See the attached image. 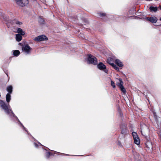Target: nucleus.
Returning a JSON list of instances; mask_svg holds the SVG:
<instances>
[{
    "instance_id": "nucleus-1",
    "label": "nucleus",
    "mask_w": 161,
    "mask_h": 161,
    "mask_svg": "<svg viewBox=\"0 0 161 161\" xmlns=\"http://www.w3.org/2000/svg\"><path fill=\"white\" fill-rule=\"evenodd\" d=\"M0 106L7 114L10 116L15 117L16 116L15 114L10 108L9 104L7 105L3 101L0 100Z\"/></svg>"
},
{
    "instance_id": "nucleus-2",
    "label": "nucleus",
    "mask_w": 161,
    "mask_h": 161,
    "mask_svg": "<svg viewBox=\"0 0 161 161\" xmlns=\"http://www.w3.org/2000/svg\"><path fill=\"white\" fill-rule=\"evenodd\" d=\"M120 128L121 130V133L122 134L125 136L129 133V132L127 129V125L124 124H121L120 125Z\"/></svg>"
},
{
    "instance_id": "nucleus-3",
    "label": "nucleus",
    "mask_w": 161,
    "mask_h": 161,
    "mask_svg": "<svg viewBox=\"0 0 161 161\" xmlns=\"http://www.w3.org/2000/svg\"><path fill=\"white\" fill-rule=\"evenodd\" d=\"M87 60L89 64L96 65L97 64V58L91 54L88 55Z\"/></svg>"
},
{
    "instance_id": "nucleus-4",
    "label": "nucleus",
    "mask_w": 161,
    "mask_h": 161,
    "mask_svg": "<svg viewBox=\"0 0 161 161\" xmlns=\"http://www.w3.org/2000/svg\"><path fill=\"white\" fill-rule=\"evenodd\" d=\"M119 82L118 83L117 85L118 86L121 91L123 93V94H125L126 93V91L123 86V82L122 79L120 78L119 79Z\"/></svg>"
},
{
    "instance_id": "nucleus-5",
    "label": "nucleus",
    "mask_w": 161,
    "mask_h": 161,
    "mask_svg": "<svg viewBox=\"0 0 161 161\" xmlns=\"http://www.w3.org/2000/svg\"><path fill=\"white\" fill-rule=\"evenodd\" d=\"M48 40V38L45 35H42L38 36L35 38L34 40L35 41L40 42L42 41H47Z\"/></svg>"
},
{
    "instance_id": "nucleus-6",
    "label": "nucleus",
    "mask_w": 161,
    "mask_h": 161,
    "mask_svg": "<svg viewBox=\"0 0 161 161\" xmlns=\"http://www.w3.org/2000/svg\"><path fill=\"white\" fill-rule=\"evenodd\" d=\"M132 135L133 137L134 143L135 144L138 145L140 143V141L137 133L135 132H133Z\"/></svg>"
},
{
    "instance_id": "nucleus-7",
    "label": "nucleus",
    "mask_w": 161,
    "mask_h": 161,
    "mask_svg": "<svg viewBox=\"0 0 161 161\" xmlns=\"http://www.w3.org/2000/svg\"><path fill=\"white\" fill-rule=\"evenodd\" d=\"M17 4L21 7L27 5L28 3V0H15Z\"/></svg>"
},
{
    "instance_id": "nucleus-8",
    "label": "nucleus",
    "mask_w": 161,
    "mask_h": 161,
    "mask_svg": "<svg viewBox=\"0 0 161 161\" xmlns=\"http://www.w3.org/2000/svg\"><path fill=\"white\" fill-rule=\"evenodd\" d=\"M97 68L100 70H104V71L107 73L108 70L106 69V66L102 62H100L97 65Z\"/></svg>"
},
{
    "instance_id": "nucleus-9",
    "label": "nucleus",
    "mask_w": 161,
    "mask_h": 161,
    "mask_svg": "<svg viewBox=\"0 0 161 161\" xmlns=\"http://www.w3.org/2000/svg\"><path fill=\"white\" fill-rule=\"evenodd\" d=\"M146 150L150 152L152 151L153 145L151 142L149 141H147L145 143Z\"/></svg>"
},
{
    "instance_id": "nucleus-10",
    "label": "nucleus",
    "mask_w": 161,
    "mask_h": 161,
    "mask_svg": "<svg viewBox=\"0 0 161 161\" xmlns=\"http://www.w3.org/2000/svg\"><path fill=\"white\" fill-rule=\"evenodd\" d=\"M97 14L104 21L108 20V17L106 13L100 12L98 13Z\"/></svg>"
},
{
    "instance_id": "nucleus-11",
    "label": "nucleus",
    "mask_w": 161,
    "mask_h": 161,
    "mask_svg": "<svg viewBox=\"0 0 161 161\" xmlns=\"http://www.w3.org/2000/svg\"><path fill=\"white\" fill-rule=\"evenodd\" d=\"M146 19L153 23H156L158 20L156 17H147L146 18Z\"/></svg>"
},
{
    "instance_id": "nucleus-12",
    "label": "nucleus",
    "mask_w": 161,
    "mask_h": 161,
    "mask_svg": "<svg viewBox=\"0 0 161 161\" xmlns=\"http://www.w3.org/2000/svg\"><path fill=\"white\" fill-rule=\"evenodd\" d=\"M31 49V48L28 44L25 45L22 47V50L28 53H30Z\"/></svg>"
},
{
    "instance_id": "nucleus-13",
    "label": "nucleus",
    "mask_w": 161,
    "mask_h": 161,
    "mask_svg": "<svg viewBox=\"0 0 161 161\" xmlns=\"http://www.w3.org/2000/svg\"><path fill=\"white\" fill-rule=\"evenodd\" d=\"M59 153L55 151H53V152H48L46 153V157L47 158H48L50 156H51L53 155L54 154L58 153Z\"/></svg>"
},
{
    "instance_id": "nucleus-14",
    "label": "nucleus",
    "mask_w": 161,
    "mask_h": 161,
    "mask_svg": "<svg viewBox=\"0 0 161 161\" xmlns=\"http://www.w3.org/2000/svg\"><path fill=\"white\" fill-rule=\"evenodd\" d=\"M114 62L119 67H122L123 66V64L122 63L119 59H116L115 60Z\"/></svg>"
},
{
    "instance_id": "nucleus-15",
    "label": "nucleus",
    "mask_w": 161,
    "mask_h": 161,
    "mask_svg": "<svg viewBox=\"0 0 161 161\" xmlns=\"http://www.w3.org/2000/svg\"><path fill=\"white\" fill-rule=\"evenodd\" d=\"M107 63L111 66L113 64H114L113 59L111 57H108L107 59Z\"/></svg>"
},
{
    "instance_id": "nucleus-16",
    "label": "nucleus",
    "mask_w": 161,
    "mask_h": 161,
    "mask_svg": "<svg viewBox=\"0 0 161 161\" xmlns=\"http://www.w3.org/2000/svg\"><path fill=\"white\" fill-rule=\"evenodd\" d=\"M22 37L20 34H16V40L17 42H20L22 39Z\"/></svg>"
},
{
    "instance_id": "nucleus-17",
    "label": "nucleus",
    "mask_w": 161,
    "mask_h": 161,
    "mask_svg": "<svg viewBox=\"0 0 161 161\" xmlns=\"http://www.w3.org/2000/svg\"><path fill=\"white\" fill-rule=\"evenodd\" d=\"M7 90L9 94H11L13 91V87L12 86L10 85L7 87Z\"/></svg>"
},
{
    "instance_id": "nucleus-18",
    "label": "nucleus",
    "mask_w": 161,
    "mask_h": 161,
    "mask_svg": "<svg viewBox=\"0 0 161 161\" xmlns=\"http://www.w3.org/2000/svg\"><path fill=\"white\" fill-rule=\"evenodd\" d=\"M149 9L151 12H156L158 10V8L157 7L150 6L149 7Z\"/></svg>"
},
{
    "instance_id": "nucleus-19",
    "label": "nucleus",
    "mask_w": 161,
    "mask_h": 161,
    "mask_svg": "<svg viewBox=\"0 0 161 161\" xmlns=\"http://www.w3.org/2000/svg\"><path fill=\"white\" fill-rule=\"evenodd\" d=\"M17 32L21 35H24L25 34V32L23 31L21 28H18L17 30Z\"/></svg>"
},
{
    "instance_id": "nucleus-20",
    "label": "nucleus",
    "mask_w": 161,
    "mask_h": 161,
    "mask_svg": "<svg viewBox=\"0 0 161 161\" xmlns=\"http://www.w3.org/2000/svg\"><path fill=\"white\" fill-rule=\"evenodd\" d=\"M13 55L14 56H19L20 53V52L18 50H15L13 51Z\"/></svg>"
},
{
    "instance_id": "nucleus-21",
    "label": "nucleus",
    "mask_w": 161,
    "mask_h": 161,
    "mask_svg": "<svg viewBox=\"0 0 161 161\" xmlns=\"http://www.w3.org/2000/svg\"><path fill=\"white\" fill-rule=\"evenodd\" d=\"M10 94L7 93L6 96V101L8 103L11 100V95Z\"/></svg>"
},
{
    "instance_id": "nucleus-22",
    "label": "nucleus",
    "mask_w": 161,
    "mask_h": 161,
    "mask_svg": "<svg viewBox=\"0 0 161 161\" xmlns=\"http://www.w3.org/2000/svg\"><path fill=\"white\" fill-rule=\"evenodd\" d=\"M39 22L41 24H44L45 23L44 20L41 17L39 19Z\"/></svg>"
},
{
    "instance_id": "nucleus-23",
    "label": "nucleus",
    "mask_w": 161,
    "mask_h": 161,
    "mask_svg": "<svg viewBox=\"0 0 161 161\" xmlns=\"http://www.w3.org/2000/svg\"><path fill=\"white\" fill-rule=\"evenodd\" d=\"M112 67L115 70L117 71H119V68L114 64H113V65L112 66Z\"/></svg>"
},
{
    "instance_id": "nucleus-24",
    "label": "nucleus",
    "mask_w": 161,
    "mask_h": 161,
    "mask_svg": "<svg viewBox=\"0 0 161 161\" xmlns=\"http://www.w3.org/2000/svg\"><path fill=\"white\" fill-rule=\"evenodd\" d=\"M14 21H15V23L17 25H21L22 24V23L20 22L18 20H14Z\"/></svg>"
},
{
    "instance_id": "nucleus-25",
    "label": "nucleus",
    "mask_w": 161,
    "mask_h": 161,
    "mask_svg": "<svg viewBox=\"0 0 161 161\" xmlns=\"http://www.w3.org/2000/svg\"><path fill=\"white\" fill-rule=\"evenodd\" d=\"M111 84L113 88H115V83L112 80L111 81Z\"/></svg>"
},
{
    "instance_id": "nucleus-26",
    "label": "nucleus",
    "mask_w": 161,
    "mask_h": 161,
    "mask_svg": "<svg viewBox=\"0 0 161 161\" xmlns=\"http://www.w3.org/2000/svg\"><path fill=\"white\" fill-rule=\"evenodd\" d=\"M84 21L86 24H88L89 23V22H88V20L87 19H84Z\"/></svg>"
},
{
    "instance_id": "nucleus-27",
    "label": "nucleus",
    "mask_w": 161,
    "mask_h": 161,
    "mask_svg": "<svg viewBox=\"0 0 161 161\" xmlns=\"http://www.w3.org/2000/svg\"><path fill=\"white\" fill-rule=\"evenodd\" d=\"M34 145L35 147H38V145L36 143H34Z\"/></svg>"
},
{
    "instance_id": "nucleus-28",
    "label": "nucleus",
    "mask_w": 161,
    "mask_h": 161,
    "mask_svg": "<svg viewBox=\"0 0 161 161\" xmlns=\"http://www.w3.org/2000/svg\"><path fill=\"white\" fill-rule=\"evenodd\" d=\"M120 114L121 117L123 116V114H122V113L121 111H120Z\"/></svg>"
},
{
    "instance_id": "nucleus-29",
    "label": "nucleus",
    "mask_w": 161,
    "mask_h": 161,
    "mask_svg": "<svg viewBox=\"0 0 161 161\" xmlns=\"http://www.w3.org/2000/svg\"><path fill=\"white\" fill-rule=\"evenodd\" d=\"M158 8L161 10V5H159L158 7Z\"/></svg>"
},
{
    "instance_id": "nucleus-30",
    "label": "nucleus",
    "mask_w": 161,
    "mask_h": 161,
    "mask_svg": "<svg viewBox=\"0 0 161 161\" xmlns=\"http://www.w3.org/2000/svg\"><path fill=\"white\" fill-rule=\"evenodd\" d=\"M18 121H19V123H20V124L21 125H22L23 126V127H24V126L23 125H22V124L21 123V122H20L19 120H18Z\"/></svg>"
},
{
    "instance_id": "nucleus-31",
    "label": "nucleus",
    "mask_w": 161,
    "mask_h": 161,
    "mask_svg": "<svg viewBox=\"0 0 161 161\" xmlns=\"http://www.w3.org/2000/svg\"><path fill=\"white\" fill-rule=\"evenodd\" d=\"M159 20H160V21H161V17H160V19H159Z\"/></svg>"
},
{
    "instance_id": "nucleus-32",
    "label": "nucleus",
    "mask_w": 161,
    "mask_h": 161,
    "mask_svg": "<svg viewBox=\"0 0 161 161\" xmlns=\"http://www.w3.org/2000/svg\"><path fill=\"white\" fill-rule=\"evenodd\" d=\"M138 161H142V160H141L139 159Z\"/></svg>"
},
{
    "instance_id": "nucleus-33",
    "label": "nucleus",
    "mask_w": 161,
    "mask_h": 161,
    "mask_svg": "<svg viewBox=\"0 0 161 161\" xmlns=\"http://www.w3.org/2000/svg\"><path fill=\"white\" fill-rule=\"evenodd\" d=\"M139 156H140V155H139V154H138V156L139 157Z\"/></svg>"
}]
</instances>
